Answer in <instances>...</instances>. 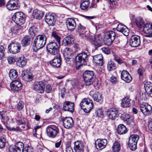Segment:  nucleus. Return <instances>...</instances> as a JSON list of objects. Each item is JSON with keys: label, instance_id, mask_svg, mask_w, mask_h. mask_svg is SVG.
I'll use <instances>...</instances> for the list:
<instances>
[{"label": "nucleus", "instance_id": "1", "mask_svg": "<svg viewBox=\"0 0 152 152\" xmlns=\"http://www.w3.org/2000/svg\"><path fill=\"white\" fill-rule=\"evenodd\" d=\"M46 39V37L45 35H39L34 39L33 46L37 50L41 49L45 45Z\"/></svg>", "mask_w": 152, "mask_h": 152}, {"label": "nucleus", "instance_id": "2", "mask_svg": "<svg viewBox=\"0 0 152 152\" xmlns=\"http://www.w3.org/2000/svg\"><path fill=\"white\" fill-rule=\"evenodd\" d=\"M83 76L86 86H89L93 84L95 77L93 71L87 70L84 72Z\"/></svg>", "mask_w": 152, "mask_h": 152}, {"label": "nucleus", "instance_id": "3", "mask_svg": "<svg viewBox=\"0 0 152 152\" xmlns=\"http://www.w3.org/2000/svg\"><path fill=\"white\" fill-rule=\"evenodd\" d=\"M81 108L86 113L89 112L93 105L91 100L89 98H85L83 99L80 104Z\"/></svg>", "mask_w": 152, "mask_h": 152}, {"label": "nucleus", "instance_id": "4", "mask_svg": "<svg viewBox=\"0 0 152 152\" xmlns=\"http://www.w3.org/2000/svg\"><path fill=\"white\" fill-rule=\"evenodd\" d=\"M88 55L85 53H82L78 54L75 57L76 65L80 66L84 65H87Z\"/></svg>", "mask_w": 152, "mask_h": 152}, {"label": "nucleus", "instance_id": "5", "mask_svg": "<svg viewBox=\"0 0 152 152\" xmlns=\"http://www.w3.org/2000/svg\"><path fill=\"white\" fill-rule=\"evenodd\" d=\"M12 19L17 25L20 26L24 23L25 16L23 13L18 12L13 15Z\"/></svg>", "mask_w": 152, "mask_h": 152}, {"label": "nucleus", "instance_id": "6", "mask_svg": "<svg viewBox=\"0 0 152 152\" xmlns=\"http://www.w3.org/2000/svg\"><path fill=\"white\" fill-rule=\"evenodd\" d=\"M47 50L50 53L53 55H55L58 53L59 47L57 43L54 42H51L47 45Z\"/></svg>", "mask_w": 152, "mask_h": 152}, {"label": "nucleus", "instance_id": "7", "mask_svg": "<svg viewBox=\"0 0 152 152\" xmlns=\"http://www.w3.org/2000/svg\"><path fill=\"white\" fill-rule=\"evenodd\" d=\"M139 138V136L137 134H133L130 137L129 145L131 150L134 151L136 149L137 143Z\"/></svg>", "mask_w": 152, "mask_h": 152}, {"label": "nucleus", "instance_id": "8", "mask_svg": "<svg viewBox=\"0 0 152 152\" xmlns=\"http://www.w3.org/2000/svg\"><path fill=\"white\" fill-rule=\"evenodd\" d=\"M115 34L114 32L109 31L105 33L104 37L106 41L107 45L109 46L112 44L115 40Z\"/></svg>", "mask_w": 152, "mask_h": 152}, {"label": "nucleus", "instance_id": "9", "mask_svg": "<svg viewBox=\"0 0 152 152\" xmlns=\"http://www.w3.org/2000/svg\"><path fill=\"white\" fill-rule=\"evenodd\" d=\"M140 108L141 111L145 115H151L152 112V107L147 103L140 104Z\"/></svg>", "mask_w": 152, "mask_h": 152}, {"label": "nucleus", "instance_id": "10", "mask_svg": "<svg viewBox=\"0 0 152 152\" xmlns=\"http://www.w3.org/2000/svg\"><path fill=\"white\" fill-rule=\"evenodd\" d=\"M50 61V64L54 67H59L61 65V58L60 55L57 54Z\"/></svg>", "mask_w": 152, "mask_h": 152}, {"label": "nucleus", "instance_id": "11", "mask_svg": "<svg viewBox=\"0 0 152 152\" xmlns=\"http://www.w3.org/2000/svg\"><path fill=\"white\" fill-rule=\"evenodd\" d=\"M9 52L13 54H16L20 50V45L18 42H12L8 47Z\"/></svg>", "mask_w": 152, "mask_h": 152}, {"label": "nucleus", "instance_id": "12", "mask_svg": "<svg viewBox=\"0 0 152 152\" xmlns=\"http://www.w3.org/2000/svg\"><path fill=\"white\" fill-rule=\"evenodd\" d=\"M45 88V85L42 81L35 82L33 85V89L39 93H43L44 91Z\"/></svg>", "mask_w": 152, "mask_h": 152}, {"label": "nucleus", "instance_id": "13", "mask_svg": "<svg viewBox=\"0 0 152 152\" xmlns=\"http://www.w3.org/2000/svg\"><path fill=\"white\" fill-rule=\"evenodd\" d=\"M45 19V22L49 26H53L54 25L56 21L54 15L50 13L46 14Z\"/></svg>", "mask_w": 152, "mask_h": 152}, {"label": "nucleus", "instance_id": "14", "mask_svg": "<svg viewBox=\"0 0 152 152\" xmlns=\"http://www.w3.org/2000/svg\"><path fill=\"white\" fill-rule=\"evenodd\" d=\"M107 115L109 119L113 120L118 116L119 114L118 110L112 108H110L107 110Z\"/></svg>", "mask_w": 152, "mask_h": 152}, {"label": "nucleus", "instance_id": "15", "mask_svg": "<svg viewBox=\"0 0 152 152\" xmlns=\"http://www.w3.org/2000/svg\"><path fill=\"white\" fill-rule=\"evenodd\" d=\"M130 46L134 47L139 46L140 44V41L139 37L136 35L132 36L129 40Z\"/></svg>", "mask_w": 152, "mask_h": 152}, {"label": "nucleus", "instance_id": "16", "mask_svg": "<svg viewBox=\"0 0 152 152\" xmlns=\"http://www.w3.org/2000/svg\"><path fill=\"white\" fill-rule=\"evenodd\" d=\"M107 144L106 139H98L95 142V145L98 150H101L104 148Z\"/></svg>", "mask_w": 152, "mask_h": 152}, {"label": "nucleus", "instance_id": "17", "mask_svg": "<svg viewBox=\"0 0 152 152\" xmlns=\"http://www.w3.org/2000/svg\"><path fill=\"white\" fill-rule=\"evenodd\" d=\"M66 24L68 30H73L76 26V24L75 20L72 18H69L66 20Z\"/></svg>", "mask_w": 152, "mask_h": 152}, {"label": "nucleus", "instance_id": "18", "mask_svg": "<svg viewBox=\"0 0 152 152\" xmlns=\"http://www.w3.org/2000/svg\"><path fill=\"white\" fill-rule=\"evenodd\" d=\"M58 132V129H54L51 127L48 126L46 129L47 135L50 137L54 138L57 135Z\"/></svg>", "mask_w": 152, "mask_h": 152}, {"label": "nucleus", "instance_id": "19", "mask_svg": "<svg viewBox=\"0 0 152 152\" xmlns=\"http://www.w3.org/2000/svg\"><path fill=\"white\" fill-rule=\"evenodd\" d=\"M143 30L145 33L148 34L145 36L146 37H152V24L148 23L143 26Z\"/></svg>", "mask_w": 152, "mask_h": 152}, {"label": "nucleus", "instance_id": "20", "mask_svg": "<svg viewBox=\"0 0 152 152\" xmlns=\"http://www.w3.org/2000/svg\"><path fill=\"white\" fill-rule=\"evenodd\" d=\"M74 103L69 101H65L63 104V109L72 113L74 110Z\"/></svg>", "mask_w": 152, "mask_h": 152}, {"label": "nucleus", "instance_id": "21", "mask_svg": "<svg viewBox=\"0 0 152 152\" xmlns=\"http://www.w3.org/2000/svg\"><path fill=\"white\" fill-rule=\"evenodd\" d=\"M63 125L64 127L66 129L71 128L73 124V121L72 118L66 117L63 120Z\"/></svg>", "mask_w": 152, "mask_h": 152}, {"label": "nucleus", "instance_id": "22", "mask_svg": "<svg viewBox=\"0 0 152 152\" xmlns=\"http://www.w3.org/2000/svg\"><path fill=\"white\" fill-rule=\"evenodd\" d=\"M117 31L121 32L126 36L128 35L129 33V30L125 26L122 24H119L116 27Z\"/></svg>", "mask_w": 152, "mask_h": 152}, {"label": "nucleus", "instance_id": "23", "mask_svg": "<svg viewBox=\"0 0 152 152\" xmlns=\"http://www.w3.org/2000/svg\"><path fill=\"white\" fill-rule=\"evenodd\" d=\"M18 4L17 0H10L7 3L6 7L9 10H12L17 9Z\"/></svg>", "mask_w": 152, "mask_h": 152}, {"label": "nucleus", "instance_id": "24", "mask_svg": "<svg viewBox=\"0 0 152 152\" xmlns=\"http://www.w3.org/2000/svg\"><path fill=\"white\" fill-rule=\"evenodd\" d=\"M93 62L96 64L102 66L103 64V57L99 54L93 56Z\"/></svg>", "mask_w": 152, "mask_h": 152}, {"label": "nucleus", "instance_id": "25", "mask_svg": "<svg viewBox=\"0 0 152 152\" xmlns=\"http://www.w3.org/2000/svg\"><path fill=\"white\" fill-rule=\"evenodd\" d=\"M121 77L122 80L127 83H129L132 80L131 75L128 72L125 70L122 72Z\"/></svg>", "mask_w": 152, "mask_h": 152}, {"label": "nucleus", "instance_id": "26", "mask_svg": "<svg viewBox=\"0 0 152 152\" xmlns=\"http://www.w3.org/2000/svg\"><path fill=\"white\" fill-rule=\"evenodd\" d=\"M22 85L18 80H15L10 84V87L12 90L15 91H18L21 89Z\"/></svg>", "mask_w": 152, "mask_h": 152}, {"label": "nucleus", "instance_id": "27", "mask_svg": "<svg viewBox=\"0 0 152 152\" xmlns=\"http://www.w3.org/2000/svg\"><path fill=\"white\" fill-rule=\"evenodd\" d=\"M84 144L80 141L75 142L74 147L75 152H84Z\"/></svg>", "mask_w": 152, "mask_h": 152}, {"label": "nucleus", "instance_id": "28", "mask_svg": "<svg viewBox=\"0 0 152 152\" xmlns=\"http://www.w3.org/2000/svg\"><path fill=\"white\" fill-rule=\"evenodd\" d=\"M24 145L21 142H18L12 148L13 152H23Z\"/></svg>", "mask_w": 152, "mask_h": 152}, {"label": "nucleus", "instance_id": "29", "mask_svg": "<svg viewBox=\"0 0 152 152\" xmlns=\"http://www.w3.org/2000/svg\"><path fill=\"white\" fill-rule=\"evenodd\" d=\"M74 41L73 38L71 36H69L65 37L62 42V45L66 46L72 44Z\"/></svg>", "mask_w": 152, "mask_h": 152}, {"label": "nucleus", "instance_id": "30", "mask_svg": "<svg viewBox=\"0 0 152 152\" xmlns=\"http://www.w3.org/2000/svg\"><path fill=\"white\" fill-rule=\"evenodd\" d=\"M44 15V12L42 11L37 9L34 10L32 12L33 17L36 19L40 20L42 19Z\"/></svg>", "mask_w": 152, "mask_h": 152}, {"label": "nucleus", "instance_id": "31", "mask_svg": "<svg viewBox=\"0 0 152 152\" xmlns=\"http://www.w3.org/2000/svg\"><path fill=\"white\" fill-rule=\"evenodd\" d=\"M22 79L25 81L28 82L32 80V77L28 72L26 70L23 71L21 75Z\"/></svg>", "mask_w": 152, "mask_h": 152}, {"label": "nucleus", "instance_id": "32", "mask_svg": "<svg viewBox=\"0 0 152 152\" xmlns=\"http://www.w3.org/2000/svg\"><path fill=\"white\" fill-rule=\"evenodd\" d=\"M94 43L95 45L98 47L101 46L103 43V39L100 34L96 35L94 36Z\"/></svg>", "mask_w": 152, "mask_h": 152}, {"label": "nucleus", "instance_id": "33", "mask_svg": "<svg viewBox=\"0 0 152 152\" xmlns=\"http://www.w3.org/2000/svg\"><path fill=\"white\" fill-rule=\"evenodd\" d=\"M145 92L147 94L152 97V83L147 82L144 85Z\"/></svg>", "mask_w": 152, "mask_h": 152}, {"label": "nucleus", "instance_id": "34", "mask_svg": "<svg viewBox=\"0 0 152 152\" xmlns=\"http://www.w3.org/2000/svg\"><path fill=\"white\" fill-rule=\"evenodd\" d=\"M27 62L26 58L24 56H21L17 61V64L19 66L22 67L25 66Z\"/></svg>", "mask_w": 152, "mask_h": 152}, {"label": "nucleus", "instance_id": "35", "mask_svg": "<svg viewBox=\"0 0 152 152\" xmlns=\"http://www.w3.org/2000/svg\"><path fill=\"white\" fill-rule=\"evenodd\" d=\"M77 31L79 33L80 36H82L83 37H84V34H86L87 32H88L86 30L85 27L82 25L81 24L79 25Z\"/></svg>", "mask_w": 152, "mask_h": 152}, {"label": "nucleus", "instance_id": "36", "mask_svg": "<svg viewBox=\"0 0 152 152\" xmlns=\"http://www.w3.org/2000/svg\"><path fill=\"white\" fill-rule=\"evenodd\" d=\"M92 97L94 101L101 102H102L103 97L102 95L98 92H95L93 95Z\"/></svg>", "mask_w": 152, "mask_h": 152}, {"label": "nucleus", "instance_id": "37", "mask_svg": "<svg viewBox=\"0 0 152 152\" xmlns=\"http://www.w3.org/2000/svg\"><path fill=\"white\" fill-rule=\"evenodd\" d=\"M31 38L29 36H26L22 40V45L23 47H25L29 45L31 41Z\"/></svg>", "mask_w": 152, "mask_h": 152}, {"label": "nucleus", "instance_id": "38", "mask_svg": "<svg viewBox=\"0 0 152 152\" xmlns=\"http://www.w3.org/2000/svg\"><path fill=\"white\" fill-rule=\"evenodd\" d=\"M72 52L71 49L68 48H65L64 50V56L67 58H70L72 56Z\"/></svg>", "mask_w": 152, "mask_h": 152}, {"label": "nucleus", "instance_id": "39", "mask_svg": "<svg viewBox=\"0 0 152 152\" xmlns=\"http://www.w3.org/2000/svg\"><path fill=\"white\" fill-rule=\"evenodd\" d=\"M127 131V128L123 124H120L118 126L117 131L119 134H125Z\"/></svg>", "mask_w": 152, "mask_h": 152}, {"label": "nucleus", "instance_id": "40", "mask_svg": "<svg viewBox=\"0 0 152 152\" xmlns=\"http://www.w3.org/2000/svg\"><path fill=\"white\" fill-rule=\"evenodd\" d=\"M130 99L126 97L123 99L122 101L121 105L123 107H129L130 106Z\"/></svg>", "mask_w": 152, "mask_h": 152}, {"label": "nucleus", "instance_id": "41", "mask_svg": "<svg viewBox=\"0 0 152 152\" xmlns=\"http://www.w3.org/2000/svg\"><path fill=\"white\" fill-rule=\"evenodd\" d=\"M11 31L12 33L15 34H18L21 33V30L20 26L15 25L11 28Z\"/></svg>", "mask_w": 152, "mask_h": 152}, {"label": "nucleus", "instance_id": "42", "mask_svg": "<svg viewBox=\"0 0 152 152\" xmlns=\"http://www.w3.org/2000/svg\"><path fill=\"white\" fill-rule=\"evenodd\" d=\"M135 22L137 26L140 28H142L144 26V21L142 18H137L135 20Z\"/></svg>", "mask_w": 152, "mask_h": 152}, {"label": "nucleus", "instance_id": "43", "mask_svg": "<svg viewBox=\"0 0 152 152\" xmlns=\"http://www.w3.org/2000/svg\"><path fill=\"white\" fill-rule=\"evenodd\" d=\"M121 145L119 142H115L112 147V150L114 152H118L121 149Z\"/></svg>", "mask_w": 152, "mask_h": 152}, {"label": "nucleus", "instance_id": "44", "mask_svg": "<svg viewBox=\"0 0 152 152\" xmlns=\"http://www.w3.org/2000/svg\"><path fill=\"white\" fill-rule=\"evenodd\" d=\"M9 76L12 80L16 79L18 76L17 72L15 70L11 69L9 73Z\"/></svg>", "mask_w": 152, "mask_h": 152}, {"label": "nucleus", "instance_id": "45", "mask_svg": "<svg viewBox=\"0 0 152 152\" xmlns=\"http://www.w3.org/2000/svg\"><path fill=\"white\" fill-rule=\"evenodd\" d=\"M116 66L114 62L110 61L108 62L107 68L108 71H111L115 69Z\"/></svg>", "mask_w": 152, "mask_h": 152}, {"label": "nucleus", "instance_id": "46", "mask_svg": "<svg viewBox=\"0 0 152 152\" xmlns=\"http://www.w3.org/2000/svg\"><path fill=\"white\" fill-rule=\"evenodd\" d=\"M87 34H84V37H83V38L87 39L91 42H94L95 36L94 35H90L89 34L88 32H87Z\"/></svg>", "mask_w": 152, "mask_h": 152}, {"label": "nucleus", "instance_id": "47", "mask_svg": "<svg viewBox=\"0 0 152 152\" xmlns=\"http://www.w3.org/2000/svg\"><path fill=\"white\" fill-rule=\"evenodd\" d=\"M90 4V2L88 0L84 1L80 4V7L82 9L85 10L88 7Z\"/></svg>", "mask_w": 152, "mask_h": 152}, {"label": "nucleus", "instance_id": "48", "mask_svg": "<svg viewBox=\"0 0 152 152\" xmlns=\"http://www.w3.org/2000/svg\"><path fill=\"white\" fill-rule=\"evenodd\" d=\"M51 36L55 39L58 45H60L61 44V37L56 34V32L54 31L52 32Z\"/></svg>", "mask_w": 152, "mask_h": 152}, {"label": "nucleus", "instance_id": "49", "mask_svg": "<svg viewBox=\"0 0 152 152\" xmlns=\"http://www.w3.org/2000/svg\"><path fill=\"white\" fill-rule=\"evenodd\" d=\"M24 103L22 101H19L16 106V109L18 110H21L23 107Z\"/></svg>", "mask_w": 152, "mask_h": 152}, {"label": "nucleus", "instance_id": "50", "mask_svg": "<svg viewBox=\"0 0 152 152\" xmlns=\"http://www.w3.org/2000/svg\"><path fill=\"white\" fill-rule=\"evenodd\" d=\"M5 139L4 137H0V148H4L5 145Z\"/></svg>", "mask_w": 152, "mask_h": 152}, {"label": "nucleus", "instance_id": "51", "mask_svg": "<svg viewBox=\"0 0 152 152\" xmlns=\"http://www.w3.org/2000/svg\"><path fill=\"white\" fill-rule=\"evenodd\" d=\"M4 56V48L2 45H0V59H1Z\"/></svg>", "mask_w": 152, "mask_h": 152}, {"label": "nucleus", "instance_id": "52", "mask_svg": "<svg viewBox=\"0 0 152 152\" xmlns=\"http://www.w3.org/2000/svg\"><path fill=\"white\" fill-rule=\"evenodd\" d=\"M96 115L98 117H102L103 116V113L102 110L99 109L96 110Z\"/></svg>", "mask_w": 152, "mask_h": 152}, {"label": "nucleus", "instance_id": "53", "mask_svg": "<svg viewBox=\"0 0 152 152\" xmlns=\"http://www.w3.org/2000/svg\"><path fill=\"white\" fill-rule=\"evenodd\" d=\"M140 98L144 100H145L147 98V94L145 92L140 91Z\"/></svg>", "mask_w": 152, "mask_h": 152}, {"label": "nucleus", "instance_id": "54", "mask_svg": "<svg viewBox=\"0 0 152 152\" xmlns=\"http://www.w3.org/2000/svg\"><path fill=\"white\" fill-rule=\"evenodd\" d=\"M130 116L129 115L126 114H122L121 116V119L124 121H126L127 120L128 118H129Z\"/></svg>", "mask_w": 152, "mask_h": 152}, {"label": "nucleus", "instance_id": "55", "mask_svg": "<svg viewBox=\"0 0 152 152\" xmlns=\"http://www.w3.org/2000/svg\"><path fill=\"white\" fill-rule=\"evenodd\" d=\"M17 123L18 125H26V122L23 119H20L17 121Z\"/></svg>", "mask_w": 152, "mask_h": 152}, {"label": "nucleus", "instance_id": "56", "mask_svg": "<svg viewBox=\"0 0 152 152\" xmlns=\"http://www.w3.org/2000/svg\"><path fill=\"white\" fill-rule=\"evenodd\" d=\"M28 31L31 37H33L35 36V34L34 28L32 27H30Z\"/></svg>", "mask_w": 152, "mask_h": 152}, {"label": "nucleus", "instance_id": "57", "mask_svg": "<svg viewBox=\"0 0 152 152\" xmlns=\"http://www.w3.org/2000/svg\"><path fill=\"white\" fill-rule=\"evenodd\" d=\"M52 91V88L50 85L46 86L45 89V92L47 93H50Z\"/></svg>", "mask_w": 152, "mask_h": 152}, {"label": "nucleus", "instance_id": "58", "mask_svg": "<svg viewBox=\"0 0 152 152\" xmlns=\"http://www.w3.org/2000/svg\"><path fill=\"white\" fill-rule=\"evenodd\" d=\"M110 80L113 83L115 84L117 81V78L116 77L113 76L110 78Z\"/></svg>", "mask_w": 152, "mask_h": 152}, {"label": "nucleus", "instance_id": "59", "mask_svg": "<svg viewBox=\"0 0 152 152\" xmlns=\"http://www.w3.org/2000/svg\"><path fill=\"white\" fill-rule=\"evenodd\" d=\"M66 89L65 88H63L61 91V96L62 98L64 96V95L66 93Z\"/></svg>", "mask_w": 152, "mask_h": 152}, {"label": "nucleus", "instance_id": "60", "mask_svg": "<svg viewBox=\"0 0 152 152\" xmlns=\"http://www.w3.org/2000/svg\"><path fill=\"white\" fill-rule=\"evenodd\" d=\"M101 49L104 53L106 54H108L110 53V51L107 48H102Z\"/></svg>", "mask_w": 152, "mask_h": 152}, {"label": "nucleus", "instance_id": "61", "mask_svg": "<svg viewBox=\"0 0 152 152\" xmlns=\"http://www.w3.org/2000/svg\"><path fill=\"white\" fill-rule=\"evenodd\" d=\"M33 150V148L31 147L28 146L26 148V152H32Z\"/></svg>", "mask_w": 152, "mask_h": 152}, {"label": "nucleus", "instance_id": "62", "mask_svg": "<svg viewBox=\"0 0 152 152\" xmlns=\"http://www.w3.org/2000/svg\"><path fill=\"white\" fill-rule=\"evenodd\" d=\"M66 152H73L71 146L68 145L66 147Z\"/></svg>", "mask_w": 152, "mask_h": 152}, {"label": "nucleus", "instance_id": "63", "mask_svg": "<svg viewBox=\"0 0 152 152\" xmlns=\"http://www.w3.org/2000/svg\"><path fill=\"white\" fill-rule=\"evenodd\" d=\"M138 74L140 76L143 75V70L142 68H139L138 69L137 71Z\"/></svg>", "mask_w": 152, "mask_h": 152}, {"label": "nucleus", "instance_id": "64", "mask_svg": "<svg viewBox=\"0 0 152 152\" xmlns=\"http://www.w3.org/2000/svg\"><path fill=\"white\" fill-rule=\"evenodd\" d=\"M148 127L150 130L152 131V120L149 122Z\"/></svg>", "mask_w": 152, "mask_h": 152}]
</instances>
